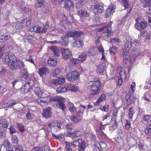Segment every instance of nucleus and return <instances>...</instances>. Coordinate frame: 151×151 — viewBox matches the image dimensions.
<instances>
[{"label":"nucleus","instance_id":"4","mask_svg":"<svg viewBox=\"0 0 151 151\" xmlns=\"http://www.w3.org/2000/svg\"><path fill=\"white\" fill-rule=\"evenodd\" d=\"M102 31H103L104 32L102 33V35L104 38L110 37L112 35L111 26L107 25L105 23L103 24L102 27L98 30L99 32Z\"/></svg>","mask_w":151,"mask_h":151},{"label":"nucleus","instance_id":"42","mask_svg":"<svg viewBox=\"0 0 151 151\" xmlns=\"http://www.w3.org/2000/svg\"><path fill=\"white\" fill-rule=\"evenodd\" d=\"M86 57L87 55L86 54H81L79 56L78 58L79 61L82 62L86 60Z\"/></svg>","mask_w":151,"mask_h":151},{"label":"nucleus","instance_id":"1","mask_svg":"<svg viewBox=\"0 0 151 151\" xmlns=\"http://www.w3.org/2000/svg\"><path fill=\"white\" fill-rule=\"evenodd\" d=\"M3 60L7 63L9 68L12 70L20 69L24 65L22 61L17 60L16 57L11 53L5 55Z\"/></svg>","mask_w":151,"mask_h":151},{"label":"nucleus","instance_id":"16","mask_svg":"<svg viewBox=\"0 0 151 151\" xmlns=\"http://www.w3.org/2000/svg\"><path fill=\"white\" fill-rule=\"evenodd\" d=\"M38 73L40 77H42L49 73V70L47 67L43 66L39 68Z\"/></svg>","mask_w":151,"mask_h":151},{"label":"nucleus","instance_id":"62","mask_svg":"<svg viewBox=\"0 0 151 151\" xmlns=\"http://www.w3.org/2000/svg\"><path fill=\"white\" fill-rule=\"evenodd\" d=\"M23 23H25L26 25L27 26H28L30 24L31 22V21L30 20L26 19L24 20H23Z\"/></svg>","mask_w":151,"mask_h":151},{"label":"nucleus","instance_id":"53","mask_svg":"<svg viewBox=\"0 0 151 151\" xmlns=\"http://www.w3.org/2000/svg\"><path fill=\"white\" fill-rule=\"evenodd\" d=\"M17 104V102L12 100L9 101L7 103L8 106H13Z\"/></svg>","mask_w":151,"mask_h":151},{"label":"nucleus","instance_id":"29","mask_svg":"<svg viewBox=\"0 0 151 151\" xmlns=\"http://www.w3.org/2000/svg\"><path fill=\"white\" fill-rule=\"evenodd\" d=\"M50 49L53 52L56 56L58 57L60 55V51L59 49L57 47L52 46L50 48Z\"/></svg>","mask_w":151,"mask_h":151},{"label":"nucleus","instance_id":"12","mask_svg":"<svg viewBox=\"0 0 151 151\" xmlns=\"http://www.w3.org/2000/svg\"><path fill=\"white\" fill-rule=\"evenodd\" d=\"M93 11L96 14L99 15L104 12V9L102 6L98 4L93 6Z\"/></svg>","mask_w":151,"mask_h":151},{"label":"nucleus","instance_id":"59","mask_svg":"<svg viewBox=\"0 0 151 151\" xmlns=\"http://www.w3.org/2000/svg\"><path fill=\"white\" fill-rule=\"evenodd\" d=\"M10 130V134H13L16 132V130H15L14 127L13 126H11L9 128Z\"/></svg>","mask_w":151,"mask_h":151},{"label":"nucleus","instance_id":"39","mask_svg":"<svg viewBox=\"0 0 151 151\" xmlns=\"http://www.w3.org/2000/svg\"><path fill=\"white\" fill-rule=\"evenodd\" d=\"M60 73V70L58 68H56L52 73V75L55 77H56L58 76Z\"/></svg>","mask_w":151,"mask_h":151},{"label":"nucleus","instance_id":"13","mask_svg":"<svg viewBox=\"0 0 151 151\" xmlns=\"http://www.w3.org/2000/svg\"><path fill=\"white\" fill-rule=\"evenodd\" d=\"M66 145L65 147V150L66 151H72V149L70 147L73 146L74 147H76V145H79L77 142H65Z\"/></svg>","mask_w":151,"mask_h":151},{"label":"nucleus","instance_id":"30","mask_svg":"<svg viewBox=\"0 0 151 151\" xmlns=\"http://www.w3.org/2000/svg\"><path fill=\"white\" fill-rule=\"evenodd\" d=\"M65 82V79L64 78H58L54 81V83L56 84H62Z\"/></svg>","mask_w":151,"mask_h":151},{"label":"nucleus","instance_id":"11","mask_svg":"<svg viewBox=\"0 0 151 151\" xmlns=\"http://www.w3.org/2000/svg\"><path fill=\"white\" fill-rule=\"evenodd\" d=\"M32 82H33L32 80H29L28 83L26 84L20 89V92L23 94H25L30 91L29 84Z\"/></svg>","mask_w":151,"mask_h":151},{"label":"nucleus","instance_id":"60","mask_svg":"<svg viewBox=\"0 0 151 151\" xmlns=\"http://www.w3.org/2000/svg\"><path fill=\"white\" fill-rule=\"evenodd\" d=\"M15 149L17 151H23V150L22 149V147L20 146H19V145H14Z\"/></svg>","mask_w":151,"mask_h":151},{"label":"nucleus","instance_id":"35","mask_svg":"<svg viewBox=\"0 0 151 151\" xmlns=\"http://www.w3.org/2000/svg\"><path fill=\"white\" fill-rule=\"evenodd\" d=\"M99 144L101 147V150H106L107 149V146L105 143L101 142L99 143Z\"/></svg>","mask_w":151,"mask_h":151},{"label":"nucleus","instance_id":"25","mask_svg":"<svg viewBox=\"0 0 151 151\" xmlns=\"http://www.w3.org/2000/svg\"><path fill=\"white\" fill-rule=\"evenodd\" d=\"M41 28L40 27L37 26L34 27L31 26L29 28V30L31 32H36L39 34L41 32Z\"/></svg>","mask_w":151,"mask_h":151},{"label":"nucleus","instance_id":"51","mask_svg":"<svg viewBox=\"0 0 151 151\" xmlns=\"http://www.w3.org/2000/svg\"><path fill=\"white\" fill-rule=\"evenodd\" d=\"M117 48L114 46H113L112 47H110L109 50L111 53L114 54L116 51Z\"/></svg>","mask_w":151,"mask_h":151},{"label":"nucleus","instance_id":"14","mask_svg":"<svg viewBox=\"0 0 151 151\" xmlns=\"http://www.w3.org/2000/svg\"><path fill=\"white\" fill-rule=\"evenodd\" d=\"M57 59L54 57H50L47 60V63L50 66L55 67L57 64Z\"/></svg>","mask_w":151,"mask_h":151},{"label":"nucleus","instance_id":"63","mask_svg":"<svg viewBox=\"0 0 151 151\" xmlns=\"http://www.w3.org/2000/svg\"><path fill=\"white\" fill-rule=\"evenodd\" d=\"M144 99L145 100L149 101H150V96L148 93H146L144 96Z\"/></svg>","mask_w":151,"mask_h":151},{"label":"nucleus","instance_id":"54","mask_svg":"<svg viewBox=\"0 0 151 151\" xmlns=\"http://www.w3.org/2000/svg\"><path fill=\"white\" fill-rule=\"evenodd\" d=\"M8 123L7 121L5 119H3V122L2 123V127L6 128L8 127Z\"/></svg>","mask_w":151,"mask_h":151},{"label":"nucleus","instance_id":"10","mask_svg":"<svg viewBox=\"0 0 151 151\" xmlns=\"http://www.w3.org/2000/svg\"><path fill=\"white\" fill-rule=\"evenodd\" d=\"M116 6L113 4H111L107 8L105 14L106 18H109L115 12Z\"/></svg>","mask_w":151,"mask_h":151},{"label":"nucleus","instance_id":"17","mask_svg":"<svg viewBox=\"0 0 151 151\" xmlns=\"http://www.w3.org/2000/svg\"><path fill=\"white\" fill-rule=\"evenodd\" d=\"M51 108L49 107L43 110L42 114L44 117L47 119L51 117Z\"/></svg>","mask_w":151,"mask_h":151},{"label":"nucleus","instance_id":"33","mask_svg":"<svg viewBox=\"0 0 151 151\" xmlns=\"http://www.w3.org/2000/svg\"><path fill=\"white\" fill-rule=\"evenodd\" d=\"M117 71L121 77H122L123 75H124L125 77L126 76L125 72L123 68L119 67L117 69Z\"/></svg>","mask_w":151,"mask_h":151},{"label":"nucleus","instance_id":"45","mask_svg":"<svg viewBox=\"0 0 151 151\" xmlns=\"http://www.w3.org/2000/svg\"><path fill=\"white\" fill-rule=\"evenodd\" d=\"M72 133L73 134V135L72 138H73L74 136L77 137H79L81 134V132L79 131H75Z\"/></svg>","mask_w":151,"mask_h":151},{"label":"nucleus","instance_id":"19","mask_svg":"<svg viewBox=\"0 0 151 151\" xmlns=\"http://www.w3.org/2000/svg\"><path fill=\"white\" fill-rule=\"evenodd\" d=\"M83 45V42L82 39H78L73 42V46L76 48L81 47Z\"/></svg>","mask_w":151,"mask_h":151},{"label":"nucleus","instance_id":"52","mask_svg":"<svg viewBox=\"0 0 151 151\" xmlns=\"http://www.w3.org/2000/svg\"><path fill=\"white\" fill-rule=\"evenodd\" d=\"M17 127L19 130L21 132H23L24 130V127L19 123H17Z\"/></svg>","mask_w":151,"mask_h":151},{"label":"nucleus","instance_id":"5","mask_svg":"<svg viewBox=\"0 0 151 151\" xmlns=\"http://www.w3.org/2000/svg\"><path fill=\"white\" fill-rule=\"evenodd\" d=\"M64 100L65 99L62 97L58 96H55L52 98L51 101L58 102L57 104V106L59 109H61L63 111H64L65 109H66V106L63 102Z\"/></svg>","mask_w":151,"mask_h":151},{"label":"nucleus","instance_id":"49","mask_svg":"<svg viewBox=\"0 0 151 151\" xmlns=\"http://www.w3.org/2000/svg\"><path fill=\"white\" fill-rule=\"evenodd\" d=\"M134 114V112L133 110V107H130L129 109V116L130 119L132 118L133 115Z\"/></svg>","mask_w":151,"mask_h":151},{"label":"nucleus","instance_id":"58","mask_svg":"<svg viewBox=\"0 0 151 151\" xmlns=\"http://www.w3.org/2000/svg\"><path fill=\"white\" fill-rule=\"evenodd\" d=\"M122 3L125 8L128 7V4L127 0H122Z\"/></svg>","mask_w":151,"mask_h":151},{"label":"nucleus","instance_id":"23","mask_svg":"<svg viewBox=\"0 0 151 151\" xmlns=\"http://www.w3.org/2000/svg\"><path fill=\"white\" fill-rule=\"evenodd\" d=\"M65 6L67 10L73 8V5L72 1L70 0H65Z\"/></svg>","mask_w":151,"mask_h":151},{"label":"nucleus","instance_id":"26","mask_svg":"<svg viewBox=\"0 0 151 151\" xmlns=\"http://www.w3.org/2000/svg\"><path fill=\"white\" fill-rule=\"evenodd\" d=\"M20 8L22 11L26 13L29 14L31 12V10L26 7L25 3H22L20 5Z\"/></svg>","mask_w":151,"mask_h":151},{"label":"nucleus","instance_id":"47","mask_svg":"<svg viewBox=\"0 0 151 151\" xmlns=\"http://www.w3.org/2000/svg\"><path fill=\"white\" fill-rule=\"evenodd\" d=\"M5 130L3 129H0V138L3 139L5 137Z\"/></svg>","mask_w":151,"mask_h":151},{"label":"nucleus","instance_id":"28","mask_svg":"<svg viewBox=\"0 0 151 151\" xmlns=\"http://www.w3.org/2000/svg\"><path fill=\"white\" fill-rule=\"evenodd\" d=\"M78 14L80 16L82 17H87L88 16V14L87 12L83 9L80 10L79 9H78Z\"/></svg>","mask_w":151,"mask_h":151},{"label":"nucleus","instance_id":"50","mask_svg":"<svg viewBox=\"0 0 151 151\" xmlns=\"http://www.w3.org/2000/svg\"><path fill=\"white\" fill-rule=\"evenodd\" d=\"M70 119L73 122L76 123L79 122L81 120L80 119H79L78 118L74 116H71Z\"/></svg>","mask_w":151,"mask_h":151},{"label":"nucleus","instance_id":"38","mask_svg":"<svg viewBox=\"0 0 151 151\" xmlns=\"http://www.w3.org/2000/svg\"><path fill=\"white\" fill-rule=\"evenodd\" d=\"M35 102H36L38 104H39L42 106L47 104V102L46 101H43L40 99H39L35 100Z\"/></svg>","mask_w":151,"mask_h":151},{"label":"nucleus","instance_id":"6","mask_svg":"<svg viewBox=\"0 0 151 151\" xmlns=\"http://www.w3.org/2000/svg\"><path fill=\"white\" fill-rule=\"evenodd\" d=\"M147 25V22L145 21H142L139 18L136 20V23L135 24L136 28L138 30H142L146 27Z\"/></svg>","mask_w":151,"mask_h":151},{"label":"nucleus","instance_id":"21","mask_svg":"<svg viewBox=\"0 0 151 151\" xmlns=\"http://www.w3.org/2000/svg\"><path fill=\"white\" fill-rule=\"evenodd\" d=\"M68 38L67 37V35H65L62 37L60 41V43L62 45L65 47L68 45Z\"/></svg>","mask_w":151,"mask_h":151},{"label":"nucleus","instance_id":"24","mask_svg":"<svg viewBox=\"0 0 151 151\" xmlns=\"http://www.w3.org/2000/svg\"><path fill=\"white\" fill-rule=\"evenodd\" d=\"M10 35L8 33H5L0 36V41L1 42H5L10 38Z\"/></svg>","mask_w":151,"mask_h":151},{"label":"nucleus","instance_id":"18","mask_svg":"<svg viewBox=\"0 0 151 151\" xmlns=\"http://www.w3.org/2000/svg\"><path fill=\"white\" fill-rule=\"evenodd\" d=\"M106 67L104 63H102L97 65L96 68V71L97 73L101 74L103 72Z\"/></svg>","mask_w":151,"mask_h":151},{"label":"nucleus","instance_id":"2","mask_svg":"<svg viewBox=\"0 0 151 151\" xmlns=\"http://www.w3.org/2000/svg\"><path fill=\"white\" fill-rule=\"evenodd\" d=\"M132 42L130 39H129L126 42L125 45V49H123L121 53L123 57V64L125 67H128L130 65L131 60L129 56L128 55L129 50L132 47Z\"/></svg>","mask_w":151,"mask_h":151},{"label":"nucleus","instance_id":"46","mask_svg":"<svg viewBox=\"0 0 151 151\" xmlns=\"http://www.w3.org/2000/svg\"><path fill=\"white\" fill-rule=\"evenodd\" d=\"M106 98V96L105 94H102L97 100L96 101V103H100L104 100Z\"/></svg>","mask_w":151,"mask_h":151},{"label":"nucleus","instance_id":"57","mask_svg":"<svg viewBox=\"0 0 151 151\" xmlns=\"http://www.w3.org/2000/svg\"><path fill=\"white\" fill-rule=\"evenodd\" d=\"M48 27V26L46 24H45V25L43 27L42 30V31H41L40 33H45L47 30Z\"/></svg>","mask_w":151,"mask_h":151},{"label":"nucleus","instance_id":"31","mask_svg":"<svg viewBox=\"0 0 151 151\" xmlns=\"http://www.w3.org/2000/svg\"><path fill=\"white\" fill-rule=\"evenodd\" d=\"M34 91L39 97L41 98L43 97L42 93L40 90V88L36 87L35 88Z\"/></svg>","mask_w":151,"mask_h":151},{"label":"nucleus","instance_id":"20","mask_svg":"<svg viewBox=\"0 0 151 151\" xmlns=\"http://www.w3.org/2000/svg\"><path fill=\"white\" fill-rule=\"evenodd\" d=\"M74 142H78L79 145H76L78 147V149L79 150H83L85 148L86 144L84 141H82V140L79 139L78 140H76L73 141Z\"/></svg>","mask_w":151,"mask_h":151},{"label":"nucleus","instance_id":"22","mask_svg":"<svg viewBox=\"0 0 151 151\" xmlns=\"http://www.w3.org/2000/svg\"><path fill=\"white\" fill-rule=\"evenodd\" d=\"M66 128L67 129L68 133L67 136H68L72 137L73 134H72L71 130L73 129V126L72 124H68L66 125Z\"/></svg>","mask_w":151,"mask_h":151},{"label":"nucleus","instance_id":"37","mask_svg":"<svg viewBox=\"0 0 151 151\" xmlns=\"http://www.w3.org/2000/svg\"><path fill=\"white\" fill-rule=\"evenodd\" d=\"M23 22H18L15 26L16 29L20 30L23 28Z\"/></svg>","mask_w":151,"mask_h":151},{"label":"nucleus","instance_id":"3","mask_svg":"<svg viewBox=\"0 0 151 151\" xmlns=\"http://www.w3.org/2000/svg\"><path fill=\"white\" fill-rule=\"evenodd\" d=\"M101 83L99 80L90 81L88 84L87 90L92 92V93L95 94L101 88Z\"/></svg>","mask_w":151,"mask_h":151},{"label":"nucleus","instance_id":"44","mask_svg":"<svg viewBox=\"0 0 151 151\" xmlns=\"http://www.w3.org/2000/svg\"><path fill=\"white\" fill-rule=\"evenodd\" d=\"M44 0H37V3L36 4L38 8H40L44 5Z\"/></svg>","mask_w":151,"mask_h":151},{"label":"nucleus","instance_id":"32","mask_svg":"<svg viewBox=\"0 0 151 151\" xmlns=\"http://www.w3.org/2000/svg\"><path fill=\"white\" fill-rule=\"evenodd\" d=\"M68 86V91L70 90L71 91L76 92L78 90V87L73 85H70Z\"/></svg>","mask_w":151,"mask_h":151},{"label":"nucleus","instance_id":"64","mask_svg":"<svg viewBox=\"0 0 151 151\" xmlns=\"http://www.w3.org/2000/svg\"><path fill=\"white\" fill-rule=\"evenodd\" d=\"M83 33L81 31H75V37H80L83 35Z\"/></svg>","mask_w":151,"mask_h":151},{"label":"nucleus","instance_id":"56","mask_svg":"<svg viewBox=\"0 0 151 151\" xmlns=\"http://www.w3.org/2000/svg\"><path fill=\"white\" fill-rule=\"evenodd\" d=\"M67 35V37L68 38L69 37H75V31L71 32L68 33L66 34Z\"/></svg>","mask_w":151,"mask_h":151},{"label":"nucleus","instance_id":"8","mask_svg":"<svg viewBox=\"0 0 151 151\" xmlns=\"http://www.w3.org/2000/svg\"><path fill=\"white\" fill-rule=\"evenodd\" d=\"M61 51L62 57L65 60L69 59L72 56V52L70 49H62Z\"/></svg>","mask_w":151,"mask_h":151},{"label":"nucleus","instance_id":"55","mask_svg":"<svg viewBox=\"0 0 151 151\" xmlns=\"http://www.w3.org/2000/svg\"><path fill=\"white\" fill-rule=\"evenodd\" d=\"M108 106L107 105H105L103 106L100 107V109L102 111L105 112H107L108 110Z\"/></svg>","mask_w":151,"mask_h":151},{"label":"nucleus","instance_id":"27","mask_svg":"<svg viewBox=\"0 0 151 151\" xmlns=\"http://www.w3.org/2000/svg\"><path fill=\"white\" fill-rule=\"evenodd\" d=\"M68 87H65L63 86L59 87L56 90L57 92L58 93H62L66 92L68 91Z\"/></svg>","mask_w":151,"mask_h":151},{"label":"nucleus","instance_id":"7","mask_svg":"<svg viewBox=\"0 0 151 151\" xmlns=\"http://www.w3.org/2000/svg\"><path fill=\"white\" fill-rule=\"evenodd\" d=\"M80 75L79 73L74 71L68 74L66 78L69 81L77 80L79 78Z\"/></svg>","mask_w":151,"mask_h":151},{"label":"nucleus","instance_id":"48","mask_svg":"<svg viewBox=\"0 0 151 151\" xmlns=\"http://www.w3.org/2000/svg\"><path fill=\"white\" fill-rule=\"evenodd\" d=\"M52 137L56 139H60L63 138V134H60L58 135H55L54 134H52Z\"/></svg>","mask_w":151,"mask_h":151},{"label":"nucleus","instance_id":"15","mask_svg":"<svg viewBox=\"0 0 151 151\" xmlns=\"http://www.w3.org/2000/svg\"><path fill=\"white\" fill-rule=\"evenodd\" d=\"M100 46L95 47H92L89 49V54L91 55H95L97 54V50L99 52L101 51L102 47L99 45Z\"/></svg>","mask_w":151,"mask_h":151},{"label":"nucleus","instance_id":"34","mask_svg":"<svg viewBox=\"0 0 151 151\" xmlns=\"http://www.w3.org/2000/svg\"><path fill=\"white\" fill-rule=\"evenodd\" d=\"M145 131L146 134L149 136L151 135V123L149 124V125H147V127Z\"/></svg>","mask_w":151,"mask_h":151},{"label":"nucleus","instance_id":"9","mask_svg":"<svg viewBox=\"0 0 151 151\" xmlns=\"http://www.w3.org/2000/svg\"><path fill=\"white\" fill-rule=\"evenodd\" d=\"M13 48V47L9 45H4L3 47L0 48V58L5 52H10Z\"/></svg>","mask_w":151,"mask_h":151},{"label":"nucleus","instance_id":"41","mask_svg":"<svg viewBox=\"0 0 151 151\" xmlns=\"http://www.w3.org/2000/svg\"><path fill=\"white\" fill-rule=\"evenodd\" d=\"M68 106L69 110L71 112H73L76 110V108L73 103L69 102L68 103Z\"/></svg>","mask_w":151,"mask_h":151},{"label":"nucleus","instance_id":"61","mask_svg":"<svg viewBox=\"0 0 151 151\" xmlns=\"http://www.w3.org/2000/svg\"><path fill=\"white\" fill-rule=\"evenodd\" d=\"M70 61L74 64H77L79 62L78 58H73L71 59Z\"/></svg>","mask_w":151,"mask_h":151},{"label":"nucleus","instance_id":"43","mask_svg":"<svg viewBox=\"0 0 151 151\" xmlns=\"http://www.w3.org/2000/svg\"><path fill=\"white\" fill-rule=\"evenodd\" d=\"M12 143L15 144V145H17L18 144V139L17 136L15 135H12Z\"/></svg>","mask_w":151,"mask_h":151},{"label":"nucleus","instance_id":"40","mask_svg":"<svg viewBox=\"0 0 151 151\" xmlns=\"http://www.w3.org/2000/svg\"><path fill=\"white\" fill-rule=\"evenodd\" d=\"M143 119L144 121L148 122V125L151 123V117L149 115L145 116L143 117Z\"/></svg>","mask_w":151,"mask_h":151},{"label":"nucleus","instance_id":"36","mask_svg":"<svg viewBox=\"0 0 151 151\" xmlns=\"http://www.w3.org/2000/svg\"><path fill=\"white\" fill-rule=\"evenodd\" d=\"M142 5L144 7H146L151 5V2L147 0H141Z\"/></svg>","mask_w":151,"mask_h":151}]
</instances>
